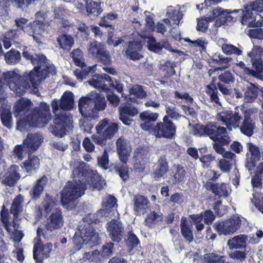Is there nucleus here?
<instances>
[{"instance_id":"nucleus-23","label":"nucleus","mask_w":263,"mask_h":263,"mask_svg":"<svg viewBox=\"0 0 263 263\" xmlns=\"http://www.w3.org/2000/svg\"><path fill=\"white\" fill-rule=\"evenodd\" d=\"M159 114L150 110L144 111L140 114V119L143 122L140 127L145 131L152 133L154 127V123L157 120Z\"/></svg>"},{"instance_id":"nucleus-7","label":"nucleus","mask_w":263,"mask_h":263,"mask_svg":"<svg viewBox=\"0 0 263 263\" xmlns=\"http://www.w3.org/2000/svg\"><path fill=\"white\" fill-rule=\"evenodd\" d=\"M241 220L236 215L232 216L226 220H218L214 223L213 228L220 236L229 235L234 234L239 229Z\"/></svg>"},{"instance_id":"nucleus-47","label":"nucleus","mask_w":263,"mask_h":263,"mask_svg":"<svg viewBox=\"0 0 263 263\" xmlns=\"http://www.w3.org/2000/svg\"><path fill=\"white\" fill-rule=\"evenodd\" d=\"M258 94V88L251 83L250 86L247 87L245 92V98L247 102H251L257 97Z\"/></svg>"},{"instance_id":"nucleus-22","label":"nucleus","mask_w":263,"mask_h":263,"mask_svg":"<svg viewBox=\"0 0 263 263\" xmlns=\"http://www.w3.org/2000/svg\"><path fill=\"white\" fill-rule=\"evenodd\" d=\"M119 119L126 125H130L132 118L138 114L137 108L130 104L121 105L119 108Z\"/></svg>"},{"instance_id":"nucleus-61","label":"nucleus","mask_w":263,"mask_h":263,"mask_svg":"<svg viewBox=\"0 0 263 263\" xmlns=\"http://www.w3.org/2000/svg\"><path fill=\"white\" fill-rule=\"evenodd\" d=\"M256 28L250 29L248 30V36L251 39L263 40V29L260 27H255Z\"/></svg>"},{"instance_id":"nucleus-28","label":"nucleus","mask_w":263,"mask_h":263,"mask_svg":"<svg viewBox=\"0 0 263 263\" xmlns=\"http://www.w3.org/2000/svg\"><path fill=\"white\" fill-rule=\"evenodd\" d=\"M142 48V45L139 41L129 42L128 47L125 51V54L130 60L133 61L139 60L142 57L139 53Z\"/></svg>"},{"instance_id":"nucleus-63","label":"nucleus","mask_w":263,"mask_h":263,"mask_svg":"<svg viewBox=\"0 0 263 263\" xmlns=\"http://www.w3.org/2000/svg\"><path fill=\"white\" fill-rule=\"evenodd\" d=\"M99 165L104 170H106L109 167V157L106 151H104L101 157L98 158Z\"/></svg>"},{"instance_id":"nucleus-34","label":"nucleus","mask_w":263,"mask_h":263,"mask_svg":"<svg viewBox=\"0 0 263 263\" xmlns=\"http://www.w3.org/2000/svg\"><path fill=\"white\" fill-rule=\"evenodd\" d=\"M251 62L252 66L255 70L247 68L249 74L255 78L260 79L262 77V73H263L262 60L260 58L251 59Z\"/></svg>"},{"instance_id":"nucleus-58","label":"nucleus","mask_w":263,"mask_h":263,"mask_svg":"<svg viewBox=\"0 0 263 263\" xmlns=\"http://www.w3.org/2000/svg\"><path fill=\"white\" fill-rule=\"evenodd\" d=\"M222 256L214 253H209L204 255V263H218L221 262Z\"/></svg>"},{"instance_id":"nucleus-6","label":"nucleus","mask_w":263,"mask_h":263,"mask_svg":"<svg viewBox=\"0 0 263 263\" xmlns=\"http://www.w3.org/2000/svg\"><path fill=\"white\" fill-rule=\"evenodd\" d=\"M53 118V125L51 133L59 137H64L66 132L71 129L73 123V117L70 113L58 112L56 111Z\"/></svg>"},{"instance_id":"nucleus-26","label":"nucleus","mask_w":263,"mask_h":263,"mask_svg":"<svg viewBox=\"0 0 263 263\" xmlns=\"http://www.w3.org/2000/svg\"><path fill=\"white\" fill-rule=\"evenodd\" d=\"M205 187L207 190L211 191L215 196L219 197H227L229 196V193L225 183L219 184L209 181L206 183Z\"/></svg>"},{"instance_id":"nucleus-2","label":"nucleus","mask_w":263,"mask_h":263,"mask_svg":"<svg viewBox=\"0 0 263 263\" xmlns=\"http://www.w3.org/2000/svg\"><path fill=\"white\" fill-rule=\"evenodd\" d=\"M32 107L33 103L27 99L23 98L16 102L14 106V115L18 118V126L22 121H24L26 125L40 128L43 127L48 124L49 105L45 102H41L39 107L35 108L25 118L26 112Z\"/></svg>"},{"instance_id":"nucleus-10","label":"nucleus","mask_w":263,"mask_h":263,"mask_svg":"<svg viewBox=\"0 0 263 263\" xmlns=\"http://www.w3.org/2000/svg\"><path fill=\"white\" fill-rule=\"evenodd\" d=\"M212 18L210 20L215 21L214 25V29H210L211 35L215 36L218 32V28L228 22H234L236 19L231 15V12L227 10H223L221 8H217L214 9L212 11Z\"/></svg>"},{"instance_id":"nucleus-31","label":"nucleus","mask_w":263,"mask_h":263,"mask_svg":"<svg viewBox=\"0 0 263 263\" xmlns=\"http://www.w3.org/2000/svg\"><path fill=\"white\" fill-rule=\"evenodd\" d=\"M181 233L183 238L188 243L192 242L194 239L193 233V227L192 224L189 223L186 218L182 217L180 223Z\"/></svg>"},{"instance_id":"nucleus-49","label":"nucleus","mask_w":263,"mask_h":263,"mask_svg":"<svg viewBox=\"0 0 263 263\" xmlns=\"http://www.w3.org/2000/svg\"><path fill=\"white\" fill-rule=\"evenodd\" d=\"M93 99V104L95 111L104 110L106 106V101L104 97H102L99 93H96L95 96L91 98Z\"/></svg>"},{"instance_id":"nucleus-38","label":"nucleus","mask_w":263,"mask_h":263,"mask_svg":"<svg viewBox=\"0 0 263 263\" xmlns=\"http://www.w3.org/2000/svg\"><path fill=\"white\" fill-rule=\"evenodd\" d=\"M247 239V237L245 235H237L228 241V245L231 249H238L245 247V244Z\"/></svg>"},{"instance_id":"nucleus-48","label":"nucleus","mask_w":263,"mask_h":263,"mask_svg":"<svg viewBox=\"0 0 263 263\" xmlns=\"http://www.w3.org/2000/svg\"><path fill=\"white\" fill-rule=\"evenodd\" d=\"M162 215H159L155 211L151 212L146 217L144 224L149 228H152L159 221H162Z\"/></svg>"},{"instance_id":"nucleus-59","label":"nucleus","mask_w":263,"mask_h":263,"mask_svg":"<svg viewBox=\"0 0 263 263\" xmlns=\"http://www.w3.org/2000/svg\"><path fill=\"white\" fill-rule=\"evenodd\" d=\"M209 122L205 125L196 124L194 127V134L195 135L205 136L208 135Z\"/></svg>"},{"instance_id":"nucleus-42","label":"nucleus","mask_w":263,"mask_h":263,"mask_svg":"<svg viewBox=\"0 0 263 263\" xmlns=\"http://www.w3.org/2000/svg\"><path fill=\"white\" fill-rule=\"evenodd\" d=\"M24 200V197L21 194L18 195L13 199L11 206L10 211L15 217H17L18 213L22 212Z\"/></svg>"},{"instance_id":"nucleus-35","label":"nucleus","mask_w":263,"mask_h":263,"mask_svg":"<svg viewBox=\"0 0 263 263\" xmlns=\"http://www.w3.org/2000/svg\"><path fill=\"white\" fill-rule=\"evenodd\" d=\"M28 22V20L25 18H22L19 20H15V24L17 27V29H13L8 33V36L9 37H12L16 36L20 31H23L26 32L28 34H31V32L29 31L28 28L29 25H25Z\"/></svg>"},{"instance_id":"nucleus-52","label":"nucleus","mask_w":263,"mask_h":263,"mask_svg":"<svg viewBox=\"0 0 263 263\" xmlns=\"http://www.w3.org/2000/svg\"><path fill=\"white\" fill-rule=\"evenodd\" d=\"M229 144H213V148L215 152L218 154H221L224 158L228 159H233L236 156L235 154L230 151H226L223 146H228Z\"/></svg>"},{"instance_id":"nucleus-9","label":"nucleus","mask_w":263,"mask_h":263,"mask_svg":"<svg viewBox=\"0 0 263 263\" xmlns=\"http://www.w3.org/2000/svg\"><path fill=\"white\" fill-rule=\"evenodd\" d=\"M88 54L104 65L111 64V57L106 50L105 45L101 42L94 41L89 44L88 49Z\"/></svg>"},{"instance_id":"nucleus-62","label":"nucleus","mask_w":263,"mask_h":263,"mask_svg":"<svg viewBox=\"0 0 263 263\" xmlns=\"http://www.w3.org/2000/svg\"><path fill=\"white\" fill-rule=\"evenodd\" d=\"M251 59H263V48L259 46H254L251 52L248 53Z\"/></svg>"},{"instance_id":"nucleus-13","label":"nucleus","mask_w":263,"mask_h":263,"mask_svg":"<svg viewBox=\"0 0 263 263\" xmlns=\"http://www.w3.org/2000/svg\"><path fill=\"white\" fill-rule=\"evenodd\" d=\"M106 228L109 237L113 242L119 243L122 240L125 230L120 220L112 219L107 222Z\"/></svg>"},{"instance_id":"nucleus-54","label":"nucleus","mask_w":263,"mask_h":263,"mask_svg":"<svg viewBox=\"0 0 263 263\" xmlns=\"http://www.w3.org/2000/svg\"><path fill=\"white\" fill-rule=\"evenodd\" d=\"M219 83L223 84H229L231 83H233L235 81V78L233 73L229 70H225L218 77Z\"/></svg>"},{"instance_id":"nucleus-33","label":"nucleus","mask_w":263,"mask_h":263,"mask_svg":"<svg viewBox=\"0 0 263 263\" xmlns=\"http://www.w3.org/2000/svg\"><path fill=\"white\" fill-rule=\"evenodd\" d=\"M47 182L48 178L46 176H43L37 180L36 183L30 191V194L33 199L36 200L40 197Z\"/></svg>"},{"instance_id":"nucleus-45","label":"nucleus","mask_w":263,"mask_h":263,"mask_svg":"<svg viewBox=\"0 0 263 263\" xmlns=\"http://www.w3.org/2000/svg\"><path fill=\"white\" fill-rule=\"evenodd\" d=\"M1 118L3 125L8 128H11L13 123L12 122L11 114L9 108H4L1 109Z\"/></svg>"},{"instance_id":"nucleus-40","label":"nucleus","mask_w":263,"mask_h":263,"mask_svg":"<svg viewBox=\"0 0 263 263\" xmlns=\"http://www.w3.org/2000/svg\"><path fill=\"white\" fill-rule=\"evenodd\" d=\"M186 172L183 166L180 164L176 165L172 179L173 184H179L183 182L186 177Z\"/></svg>"},{"instance_id":"nucleus-17","label":"nucleus","mask_w":263,"mask_h":263,"mask_svg":"<svg viewBox=\"0 0 263 263\" xmlns=\"http://www.w3.org/2000/svg\"><path fill=\"white\" fill-rule=\"evenodd\" d=\"M248 152L246 154L245 166L249 171H251L256 165L260 160V152L259 147L251 142L247 143Z\"/></svg>"},{"instance_id":"nucleus-53","label":"nucleus","mask_w":263,"mask_h":263,"mask_svg":"<svg viewBox=\"0 0 263 263\" xmlns=\"http://www.w3.org/2000/svg\"><path fill=\"white\" fill-rule=\"evenodd\" d=\"M210 18H212L211 16L198 18L196 26L197 30L203 33H206L208 31L209 22H212V20H210Z\"/></svg>"},{"instance_id":"nucleus-3","label":"nucleus","mask_w":263,"mask_h":263,"mask_svg":"<svg viewBox=\"0 0 263 263\" xmlns=\"http://www.w3.org/2000/svg\"><path fill=\"white\" fill-rule=\"evenodd\" d=\"M86 183L81 181H68L61 192V202L64 206L68 208L79 197L82 196L86 189V185H89L92 191H100L106 185V182L100 176L91 175L87 176Z\"/></svg>"},{"instance_id":"nucleus-30","label":"nucleus","mask_w":263,"mask_h":263,"mask_svg":"<svg viewBox=\"0 0 263 263\" xmlns=\"http://www.w3.org/2000/svg\"><path fill=\"white\" fill-rule=\"evenodd\" d=\"M94 77L90 81V84L95 88H100L102 90L107 91L109 90L107 86L105 84L106 81L108 82L111 84L113 83L111 78L108 74L104 73L103 74H95Z\"/></svg>"},{"instance_id":"nucleus-57","label":"nucleus","mask_w":263,"mask_h":263,"mask_svg":"<svg viewBox=\"0 0 263 263\" xmlns=\"http://www.w3.org/2000/svg\"><path fill=\"white\" fill-rule=\"evenodd\" d=\"M212 62L215 63L218 65H222L224 64H228L232 60V58L224 57L220 53H216L211 59Z\"/></svg>"},{"instance_id":"nucleus-4","label":"nucleus","mask_w":263,"mask_h":263,"mask_svg":"<svg viewBox=\"0 0 263 263\" xmlns=\"http://www.w3.org/2000/svg\"><path fill=\"white\" fill-rule=\"evenodd\" d=\"M84 220L88 223L83 226H79L78 231L73 237L74 244L77 247H81L84 243L87 244L91 242L93 245H98L100 242L99 234L91 224H96L99 222L97 215L95 214H89L84 218Z\"/></svg>"},{"instance_id":"nucleus-1","label":"nucleus","mask_w":263,"mask_h":263,"mask_svg":"<svg viewBox=\"0 0 263 263\" xmlns=\"http://www.w3.org/2000/svg\"><path fill=\"white\" fill-rule=\"evenodd\" d=\"M23 57L31 61L35 66L33 69L22 76L14 71L6 72L4 73V79L9 88L18 96L27 92L37 95L40 82L49 73L48 60L43 54L32 55L27 48L24 50Z\"/></svg>"},{"instance_id":"nucleus-64","label":"nucleus","mask_w":263,"mask_h":263,"mask_svg":"<svg viewBox=\"0 0 263 263\" xmlns=\"http://www.w3.org/2000/svg\"><path fill=\"white\" fill-rule=\"evenodd\" d=\"M253 196L255 206L263 214V193H256Z\"/></svg>"},{"instance_id":"nucleus-20","label":"nucleus","mask_w":263,"mask_h":263,"mask_svg":"<svg viewBox=\"0 0 263 263\" xmlns=\"http://www.w3.org/2000/svg\"><path fill=\"white\" fill-rule=\"evenodd\" d=\"M238 12H241V16L240 17V21L242 25L247 26L248 27H261L263 26V22L258 20L256 21L257 13L251 10H238Z\"/></svg>"},{"instance_id":"nucleus-37","label":"nucleus","mask_w":263,"mask_h":263,"mask_svg":"<svg viewBox=\"0 0 263 263\" xmlns=\"http://www.w3.org/2000/svg\"><path fill=\"white\" fill-rule=\"evenodd\" d=\"M57 42L61 48L68 51L71 49L74 42L72 36L65 33L58 36Z\"/></svg>"},{"instance_id":"nucleus-24","label":"nucleus","mask_w":263,"mask_h":263,"mask_svg":"<svg viewBox=\"0 0 263 263\" xmlns=\"http://www.w3.org/2000/svg\"><path fill=\"white\" fill-rule=\"evenodd\" d=\"M43 141V139L41 135L29 134L23 142L24 147H25L28 153H32L39 148Z\"/></svg>"},{"instance_id":"nucleus-39","label":"nucleus","mask_w":263,"mask_h":263,"mask_svg":"<svg viewBox=\"0 0 263 263\" xmlns=\"http://www.w3.org/2000/svg\"><path fill=\"white\" fill-rule=\"evenodd\" d=\"M24 164L26 171L29 173H32L39 168L40 159L36 156H30L28 159L24 163Z\"/></svg>"},{"instance_id":"nucleus-19","label":"nucleus","mask_w":263,"mask_h":263,"mask_svg":"<svg viewBox=\"0 0 263 263\" xmlns=\"http://www.w3.org/2000/svg\"><path fill=\"white\" fill-rule=\"evenodd\" d=\"M219 118L227 126V128L231 130H232V127L234 128L239 127L242 117L238 112L233 114L232 111H226L221 113Z\"/></svg>"},{"instance_id":"nucleus-51","label":"nucleus","mask_w":263,"mask_h":263,"mask_svg":"<svg viewBox=\"0 0 263 263\" xmlns=\"http://www.w3.org/2000/svg\"><path fill=\"white\" fill-rule=\"evenodd\" d=\"M222 52L226 55L235 54L240 55L242 54V50L232 44L224 43L221 46Z\"/></svg>"},{"instance_id":"nucleus-21","label":"nucleus","mask_w":263,"mask_h":263,"mask_svg":"<svg viewBox=\"0 0 263 263\" xmlns=\"http://www.w3.org/2000/svg\"><path fill=\"white\" fill-rule=\"evenodd\" d=\"M156 167L151 173L152 177L156 181H159L162 178H164L169 170L168 162L165 155L161 156L155 163Z\"/></svg>"},{"instance_id":"nucleus-14","label":"nucleus","mask_w":263,"mask_h":263,"mask_svg":"<svg viewBox=\"0 0 263 263\" xmlns=\"http://www.w3.org/2000/svg\"><path fill=\"white\" fill-rule=\"evenodd\" d=\"M134 170L138 173H143L148 163V151L142 146L138 147L134 152Z\"/></svg>"},{"instance_id":"nucleus-56","label":"nucleus","mask_w":263,"mask_h":263,"mask_svg":"<svg viewBox=\"0 0 263 263\" xmlns=\"http://www.w3.org/2000/svg\"><path fill=\"white\" fill-rule=\"evenodd\" d=\"M28 152L26 150L25 147H24V143L23 145H17L15 146L13 150L12 156L18 160H22L23 159L26 153Z\"/></svg>"},{"instance_id":"nucleus-27","label":"nucleus","mask_w":263,"mask_h":263,"mask_svg":"<svg viewBox=\"0 0 263 263\" xmlns=\"http://www.w3.org/2000/svg\"><path fill=\"white\" fill-rule=\"evenodd\" d=\"M239 127L240 132L245 135L250 137L253 134L255 124L251 118L250 111L246 110L245 111L243 120Z\"/></svg>"},{"instance_id":"nucleus-15","label":"nucleus","mask_w":263,"mask_h":263,"mask_svg":"<svg viewBox=\"0 0 263 263\" xmlns=\"http://www.w3.org/2000/svg\"><path fill=\"white\" fill-rule=\"evenodd\" d=\"M118 130V124L116 123H111L102 133L92 135V140L96 144L103 147L106 144L107 140L112 139Z\"/></svg>"},{"instance_id":"nucleus-36","label":"nucleus","mask_w":263,"mask_h":263,"mask_svg":"<svg viewBox=\"0 0 263 263\" xmlns=\"http://www.w3.org/2000/svg\"><path fill=\"white\" fill-rule=\"evenodd\" d=\"M86 10L89 16H98L102 12L100 3H98L93 0H85Z\"/></svg>"},{"instance_id":"nucleus-18","label":"nucleus","mask_w":263,"mask_h":263,"mask_svg":"<svg viewBox=\"0 0 263 263\" xmlns=\"http://www.w3.org/2000/svg\"><path fill=\"white\" fill-rule=\"evenodd\" d=\"M78 108L80 113L84 118H93L96 111L93 99L89 97H82L79 100Z\"/></svg>"},{"instance_id":"nucleus-8","label":"nucleus","mask_w":263,"mask_h":263,"mask_svg":"<svg viewBox=\"0 0 263 263\" xmlns=\"http://www.w3.org/2000/svg\"><path fill=\"white\" fill-rule=\"evenodd\" d=\"M176 133V126L168 118L165 116L163 121L158 122L154 127L153 133L157 138H164L168 139H173Z\"/></svg>"},{"instance_id":"nucleus-43","label":"nucleus","mask_w":263,"mask_h":263,"mask_svg":"<svg viewBox=\"0 0 263 263\" xmlns=\"http://www.w3.org/2000/svg\"><path fill=\"white\" fill-rule=\"evenodd\" d=\"M123 164H116L114 165L112 168L117 174H118L120 177L123 181H126L129 179V168L127 165L125 163Z\"/></svg>"},{"instance_id":"nucleus-46","label":"nucleus","mask_w":263,"mask_h":263,"mask_svg":"<svg viewBox=\"0 0 263 263\" xmlns=\"http://www.w3.org/2000/svg\"><path fill=\"white\" fill-rule=\"evenodd\" d=\"M6 62L10 65L18 63L21 59L20 52L15 49H11L5 55Z\"/></svg>"},{"instance_id":"nucleus-16","label":"nucleus","mask_w":263,"mask_h":263,"mask_svg":"<svg viewBox=\"0 0 263 263\" xmlns=\"http://www.w3.org/2000/svg\"><path fill=\"white\" fill-rule=\"evenodd\" d=\"M73 95L70 92H65L60 100L54 99L51 103L53 112L61 109L63 111H69L73 107Z\"/></svg>"},{"instance_id":"nucleus-55","label":"nucleus","mask_w":263,"mask_h":263,"mask_svg":"<svg viewBox=\"0 0 263 263\" xmlns=\"http://www.w3.org/2000/svg\"><path fill=\"white\" fill-rule=\"evenodd\" d=\"M147 46L149 50L155 53H158L162 50L164 45L159 42H157L155 38L153 36H151L148 39Z\"/></svg>"},{"instance_id":"nucleus-5","label":"nucleus","mask_w":263,"mask_h":263,"mask_svg":"<svg viewBox=\"0 0 263 263\" xmlns=\"http://www.w3.org/2000/svg\"><path fill=\"white\" fill-rule=\"evenodd\" d=\"M48 229H43L39 228L37 230V235L39 238H36V242L34 243L33 250V258L36 263H42L44 259L49 256V243L48 242Z\"/></svg>"},{"instance_id":"nucleus-11","label":"nucleus","mask_w":263,"mask_h":263,"mask_svg":"<svg viewBox=\"0 0 263 263\" xmlns=\"http://www.w3.org/2000/svg\"><path fill=\"white\" fill-rule=\"evenodd\" d=\"M207 136L215 142L214 144H229L231 141L227 129L216 122H209Z\"/></svg>"},{"instance_id":"nucleus-29","label":"nucleus","mask_w":263,"mask_h":263,"mask_svg":"<svg viewBox=\"0 0 263 263\" xmlns=\"http://www.w3.org/2000/svg\"><path fill=\"white\" fill-rule=\"evenodd\" d=\"M37 17L42 18V20H35L32 23H30L29 26L28 30L31 32V33L42 35L44 32V26L45 24L43 21H45V18L47 17V13L44 12H39L36 13Z\"/></svg>"},{"instance_id":"nucleus-44","label":"nucleus","mask_w":263,"mask_h":263,"mask_svg":"<svg viewBox=\"0 0 263 263\" xmlns=\"http://www.w3.org/2000/svg\"><path fill=\"white\" fill-rule=\"evenodd\" d=\"M206 92L210 96V99L212 102H214L216 103L219 102L217 87L214 80L212 81L210 84L207 85Z\"/></svg>"},{"instance_id":"nucleus-12","label":"nucleus","mask_w":263,"mask_h":263,"mask_svg":"<svg viewBox=\"0 0 263 263\" xmlns=\"http://www.w3.org/2000/svg\"><path fill=\"white\" fill-rule=\"evenodd\" d=\"M20 168L18 165H12L4 169L0 175L1 183L5 186L13 187L21 178Z\"/></svg>"},{"instance_id":"nucleus-50","label":"nucleus","mask_w":263,"mask_h":263,"mask_svg":"<svg viewBox=\"0 0 263 263\" xmlns=\"http://www.w3.org/2000/svg\"><path fill=\"white\" fill-rule=\"evenodd\" d=\"M71 57L73 59L74 64L77 66L83 68L86 66V64L83 61V52L80 49L78 48L73 50L71 52Z\"/></svg>"},{"instance_id":"nucleus-25","label":"nucleus","mask_w":263,"mask_h":263,"mask_svg":"<svg viewBox=\"0 0 263 263\" xmlns=\"http://www.w3.org/2000/svg\"><path fill=\"white\" fill-rule=\"evenodd\" d=\"M116 148L120 160L126 164L130 156L131 150L128 148L126 140L120 137L116 141Z\"/></svg>"},{"instance_id":"nucleus-41","label":"nucleus","mask_w":263,"mask_h":263,"mask_svg":"<svg viewBox=\"0 0 263 263\" xmlns=\"http://www.w3.org/2000/svg\"><path fill=\"white\" fill-rule=\"evenodd\" d=\"M149 203L148 199L144 196L137 195L134 197V208L138 212H144Z\"/></svg>"},{"instance_id":"nucleus-60","label":"nucleus","mask_w":263,"mask_h":263,"mask_svg":"<svg viewBox=\"0 0 263 263\" xmlns=\"http://www.w3.org/2000/svg\"><path fill=\"white\" fill-rule=\"evenodd\" d=\"M127 243L130 249L137 247L140 244L139 239L132 231L128 233Z\"/></svg>"},{"instance_id":"nucleus-32","label":"nucleus","mask_w":263,"mask_h":263,"mask_svg":"<svg viewBox=\"0 0 263 263\" xmlns=\"http://www.w3.org/2000/svg\"><path fill=\"white\" fill-rule=\"evenodd\" d=\"M64 225V219L61 209H55L50 214V231L58 229Z\"/></svg>"}]
</instances>
